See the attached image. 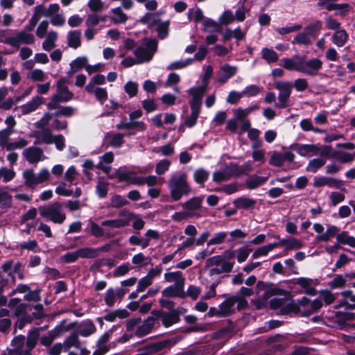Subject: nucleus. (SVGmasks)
Returning <instances> with one entry per match:
<instances>
[{
	"instance_id": "nucleus-1",
	"label": "nucleus",
	"mask_w": 355,
	"mask_h": 355,
	"mask_svg": "<svg viewBox=\"0 0 355 355\" xmlns=\"http://www.w3.org/2000/svg\"><path fill=\"white\" fill-rule=\"evenodd\" d=\"M282 66L288 71H295L308 76L314 77L319 74L323 66L322 61L317 58L306 60L298 55L282 59Z\"/></svg>"
},
{
	"instance_id": "nucleus-2",
	"label": "nucleus",
	"mask_w": 355,
	"mask_h": 355,
	"mask_svg": "<svg viewBox=\"0 0 355 355\" xmlns=\"http://www.w3.org/2000/svg\"><path fill=\"white\" fill-rule=\"evenodd\" d=\"M40 338V329L34 328L28 333L27 338L19 335L11 342L10 352L13 355H31V351L36 346Z\"/></svg>"
},
{
	"instance_id": "nucleus-3",
	"label": "nucleus",
	"mask_w": 355,
	"mask_h": 355,
	"mask_svg": "<svg viewBox=\"0 0 355 355\" xmlns=\"http://www.w3.org/2000/svg\"><path fill=\"white\" fill-rule=\"evenodd\" d=\"M170 196L173 201L180 200L183 196H188L191 188L186 173L173 174L168 182Z\"/></svg>"
},
{
	"instance_id": "nucleus-4",
	"label": "nucleus",
	"mask_w": 355,
	"mask_h": 355,
	"mask_svg": "<svg viewBox=\"0 0 355 355\" xmlns=\"http://www.w3.org/2000/svg\"><path fill=\"white\" fill-rule=\"evenodd\" d=\"M322 29V21L320 19H314L304 27V32L295 36L293 43L309 46L317 38Z\"/></svg>"
},
{
	"instance_id": "nucleus-5",
	"label": "nucleus",
	"mask_w": 355,
	"mask_h": 355,
	"mask_svg": "<svg viewBox=\"0 0 355 355\" xmlns=\"http://www.w3.org/2000/svg\"><path fill=\"white\" fill-rule=\"evenodd\" d=\"M39 211L42 217L49 219L54 223L62 224L66 219L62 205L58 202L40 207Z\"/></svg>"
},
{
	"instance_id": "nucleus-6",
	"label": "nucleus",
	"mask_w": 355,
	"mask_h": 355,
	"mask_svg": "<svg viewBox=\"0 0 355 355\" xmlns=\"http://www.w3.org/2000/svg\"><path fill=\"white\" fill-rule=\"evenodd\" d=\"M51 177L49 171L42 168L38 173H35L33 169H26L22 173L24 183L27 187L34 189L39 184L47 182Z\"/></svg>"
},
{
	"instance_id": "nucleus-7",
	"label": "nucleus",
	"mask_w": 355,
	"mask_h": 355,
	"mask_svg": "<svg viewBox=\"0 0 355 355\" xmlns=\"http://www.w3.org/2000/svg\"><path fill=\"white\" fill-rule=\"evenodd\" d=\"M68 80L65 78H60L57 82V92L52 96L51 102L47 105L50 110L57 108V103L59 102H68L73 97V94L69 91L67 84Z\"/></svg>"
},
{
	"instance_id": "nucleus-8",
	"label": "nucleus",
	"mask_w": 355,
	"mask_h": 355,
	"mask_svg": "<svg viewBox=\"0 0 355 355\" xmlns=\"http://www.w3.org/2000/svg\"><path fill=\"white\" fill-rule=\"evenodd\" d=\"M157 42L155 40L145 38L141 46L137 47L134 54L137 58V63L141 64L152 60L157 51Z\"/></svg>"
},
{
	"instance_id": "nucleus-9",
	"label": "nucleus",
	"mask_w": 355,
	"mask_h": 355,
	"mask_svg": "<svg viewBox=\"0 0 355 355\" xmlns=\"http://www.w3.org/2000/svg\"><path fill=\"white\" fill-rule=\"evenodd\" d=\"M35 42V36L32 33L24 30L17 32L15 35L5 37L0 40V42L8 44L16 49H18L22 44H32Z\"/></svg>"
},
{
	"instance_id": "nucleus-10",
	"label": "nucleus",
	"mask_w": 355,
	"mask_h": 355,
	"mask_svg": "<svg viewBox=\"0 0 355 355\" xmlns=\"http://www.w3.org/2000/svg\"><path fill=\"white\" fill-rule=\"evenodd\" d=\"M205 196L193 197L182 204V207L189 214L190 218H200L205 216L202 207Z\"/></svg>"
},
{
	"instance_id": "nucleus-11",
	"label": "nucleus",
	"mask_w": 355,
	"mask_h": 355,
	"mask_svg": "<svg viewBox=\"0 0 355 355\" xmlns=\"http://www.w3.org/2000/svg\"><path fill=\"white\" fill-rule=\"evenodd\" d=\"M275 87L279 90L278 95L279 103L276 105L277 107L285 108L288 104V100L291 94L293 83L288 81H277L275 83Z\"/></svg>"
},
{
	"instance_id": "nucleus-12",
	"label": "nucleus",
	"mask_w": 355,
	"mask_h": 355,
	"mask_svg": "<svg viewBox=\"0 0 355 355\" xmlns=\"http://www.w3.org/2000/svg\"><path fill=\"white\" fill-rule=\"evenodd\" d=\"M295 150L302 157L315 156L319 154L325 155L329 152V148L323 146L322 149L315 144H298L295 146Z\"/></svg>"
},
{
	"instance_id": "nucleus-13",
	"label": "nucleus",
	"mask_w": 355,
	"mask_h": 355,
	"mask_svg": "<svg viewBox=\"0 0 355 355\" xmlns=\"http://www.w3.org/2000/svg\"><path fill=\"white\" fill-rule=\"evenodd\" d=\"M182 309H177L169 313L157 311H153V314L155 315L156 319L161 318L162 323L164 327H168L180 320V315L182 313Z\"/></svg>"
},
{
	"instance_id": "nucleus-14",
	"label": "nucleus",
	"mask_w": 355,
	"mask_h": 355,
	"mask_svg": "<svg viewBox=\"0 0 355 355\" xmlns=\"http://www.w3.org/2000/svg\"><path fill=\"white\" fill-rule=\"evenodd\" d=\"M22 155L28 163L33 164H37L46 158L42 149L36 146H31L24 149Z\"/></svg>"
},
{
	"instance_id": "nucleus-15",
	"label": "nucleus",
	"mask_w": 355,
	"mask_h": 355,
	"mask_svg": "<svg viewBox=\"0 0 355 355\" xmlns=\"http://www.w3.org/2000/svg\"><path fill=\"white\" fill-rule=\"evenodd\" d=\"M239 300L238 296H231L224 300L218 307L220 317H227L234 312V306L237 302Z\"/></svg>"
},
{
	"instance_id": "nucleus-16",
	"label": "nucleus",
	"mask_w": 355,
	"mask_h": 355,
	"mask_svg": "<svg viewBox=\"0 0 355 355\" xmlns=\"http://www.w3.org/2000/svg\"><path fill=\"white\" fill-rule=\"evenodd\" d=\"M313 185L314 187L327 186L330 188L341 189L344 183L342 180L334 178L321 176L315 178Z\"/></svg>"
},
{
	"instance_id": "nucleus-17",
	"label": "nucleus",
	"mask_w": 355,
	"mask_h": 355,
	"mask_svg": "<svg viewBox=\"0 0 355 355\" xmlns=\"http://www.w3.org/2000/svg\"><path fill=\"white\" fill-rule=\"evenodd\" d=\"M157 320L153 316L148 317L143 322L138 325L137 329L135 330V335L138 337H143L150 334L154 328Z\"/></svg>"
},
{
	"instance_id": "nucleus-18",
	"label": "nucleus",
	"mask_w": 355,
	"mask_h": 355,
	"mask_svg": "<svg viewBox=\"0 0 355 355\" xmlns=\"http://www.w3.org/2000/svg\"><path fill=\"white\" fill-rule=\"evenodd\" d=\"M237 71V68L228 64H225L220 67L217 73V80L219 83L223 84L230 78L233 77Z\"/></svg>"
},
{
	"instance_id": "nucleus-19",
	"label": "nucleus",
	"mask_w": 355,
	"mask_h": 355,
	"mask_svg": "<svg viewBox=\"0 0 355 355\" xmlns=\"http://www.w3.org/2000/svg\"><path fill=\"white\" fill-rule=\"evenodd\" d=\"M173 343L169 340H164L162 341L154 343L147 346L143 351L146 355H151L155 353L162 352L169 349Z\"/></svg>"
},
{
	"instance_id": "nucleus-20",
	"label": "nucleus",
	"mask_w": 355,
	"mask_h": 355,
	"mask_svg": "<svg viewBox=\"0 0 355 355\" xmlns=\"http://www.w3.org/2000/svg\"><path fill=\"white\" fill-rule=\"evenodd\" d=\"M96 331V328L94 322L90 320H85L78 325L76 332L78 336L88 337L94 334Z\"/></svg>"
},
{
	"instance_id": "nucleus-21",
	"label": "nucleus",
	"mask_w": 355,
	"mask_h": 355,
	"mask_svg": "<svg viewBox=\"0 0 355 355\" xmlns=\"http://www.w3.org/2000/svg\"><path fill=\"white\" fill-rule=\"evenodd\" d=\"M164 277L166 282H174L173 286L184 289L185 277L183 276L181 271L166 272L164 273Z\"/></svg>"
},
{
	"instance_id": "nucleus-22",
	"label": "nucleus",
	"mask_w": 355,
	"mask_h": 355,
	"mask_svg": "<svg viewBox=\"0 0 355 355\" xmlns=\"http://www.w3.org/2000/svg\"><path fill=\"white\" fill-rule=\"evenodd\" d=\"M189 93L193 96L190 102L191 109L200 111L201 100L204 94L203 87L191 88L189 89Z\"/></svg>"
},
{
	"instance_id": "nucleus-23",
	"label": "nucleus",
	"mask_w": 355,
	"mask_h": 355,
	"mask_svg": "<svg viewBox=\"0 0 355 355\" xmlns=\"http://www.w3.org/2000/svg\"><path fill=\"white\" fill-rule=\"evenodd\" d=\"M35 137L39 144H51L53 143V136L49 128H43L34 132Z\"/></svg>"
},
{
	"instance_id": "nucleus-24",
	"label": "nucleus",
	"mask_w": 355,
	"mask_h": 355,
	"mask_svg": "<svg viewBox=\"0 0 355 355\" xmlns=\"http://www.w3.org/2000/svg\"><path fill=\"white\" fill-rule=\"evenodd\" d=\"M42 103V98L40 96H35L31 101L27 102L26 104L20 107L22 114H28L35 111L39 106Z\"/></svg>"
},
{
	"instance_id": "nucleus-25",
	"label": "nucleus",
	"mask_w": 355,
	"mask_h": 355,
	"mask_svg": "<svg viewBox=\"0 0 355 355\" xmlns=\"http://www.w3.org/2000/svg\"><path fill=\"white\" fill-rule=\"evenodd\" d=\"M295 284L304 288L305 293L307 295L313 296L317 293L315 288L313 287L314 281L312 279L300 277L296 279Z\"/></svg>"
},
{
	"instance_id": "nucleus-26",
	"label": "nucleus",
	"mask_w": 355,
	"mask_h": 355,
	"mask_svg": "<svg viewBox=\"0 0 355 355\" xmlns=\"http://www.w3.org/2000/svg\"><path fill=\"white\" fill-rule=\"evenodd\" d=\"M68 46L78 49L81 45V31L79 30L70 31L67 36Z\"/></svg>"
},
{
	"instance_id": "nucleus-27",
	"label": "nucleus",
	"mask_w": 355,
	"mask_h": 355,
	"mask_svg": "<svg viewBox=\"0 0 355 355\" xmlns=\"http://www.w3.org/2000/svg\"><path fill=\"white\" fill-rule=\"evenodd\" d=\"M125 135L122 133L108 132L105 139L109 146L119 148L124 143Z\"/></svg>"
},
{
	"instance_id": "nucleus-28",
	"label": "nucleus",
	"mask_w": 355,
	"mask_h": 355,
	"mask_svg": "<svg viewBox=\"0 0 355 355\" xmlns=\"http://www.w3.org/2000/svg\"><path fill=\"white\" fill-rule=\"evenodd\" d=\"M164 297H178L184 298L186 297L185 292L183 288L173 286H168L162 291Z\"/></svg>"
},
{
	"instance_id": "nucleus-29",
	"label": "nucleus",
	"mask_w": 355,
	"mask_h": 355,
	"mask_svg": "<svg viewBox=\"0 0 355 355\" xmlns=\"http://www.w3.org/2000/svg\"><path fill=\"white\" fill-rule=\"evenodd\" d=\"M112 333V330H109L105 332L99 338L97 341V346L98 347V349L94 352V355H102L107 351V347H106L105 344L107 341H109Z\"/></svg>"
},
{
	"instance_id": "nucleus-30",
	"label": "nucleus",
	"mask_w": 355,
	"mask_h": 355,
	"mask_svg": "<svg viewBox=\"0 0 355 355\" xmlns=\"http://www.w3.org/2000/svg\"><path fill=\"white\" fill-rule=\"evenodd\" d=\"M129 315V312L125 309H116L114 311H108L105 315H103L105 320L112 322H114L116 318L123 319Z\"/></svg>"
},
{
	"instance_id": "nucleus-31",
	"label": "nucleus",
	"mask_w": 355,
	"mask_h": 355,
	"mask_svg": "<svg viewBox=\"0 0 355 355\" xmlns=\"http://www.w3.org/2000/svg\"><path fill=\"white\" fill-rule=\"evenodd\" d=\"M234 261H227L225 259L218 268H211L209 270L211 275H220L221 273H229L232 271Z\"/></svg>"
},
{
	"instance_id": "nucleus-32",
	"label": "nucleus",
	"mask_w": 355,
	"mask_h": 355,
	"mask_svg": "<svg viewBox=\"0 0 355 355\" xmlns=\"http://www.w3.org/2000/svg\"><path fill=\"white\" fill-rule=\"evenodd\" d=\"M333 43L338 47L343 46L347 40H348V34L345 29H339L336 31L331 37Z\"/></svg>"
},
{
	"instance_id": "nucleus-33",
	"label": "nucleus",
	"mask_w": 355,
	"mask_h": 355,
	"mask_svg": "<svg viewBox=\"0 0 355 355\" xmlns=\"http://www.w3.org/2000/svg\"><path fill=\"white\" fill-rule=\"evenodd\" d=\"M279 246H284L287 250L300 249L303 247V243L301 241L296 238H289L287 239H282L279 243Z\"/></svg>"
},
{
	"instance_id": "nucleus-34",
	"label": "nucleus",
	"mask_w": 355,
	"mask_h": 355,
	"mask_svg": "<svg viewBox=\"0 0 355 355\" xmlns=\"http://www.w3.org/2000/svg\"><path fill=\"white\" fill-rule=\"evenodd\" d=\"M256 202V200L243 196L235 199L233 203L238 209H248L254 208Z\"/></svg>"
},
{
	"instance_id": "nucleus-35",
	"label": "nucleus",
	"mask_w": 355,
	"mask_h": 355,
	"mask_svg": "<svg viewBox=\"0 0 355 355\" xmlns=\"http://www.w3.org/2000/svg\"><path fill=\"white\" fill-rule=\"evenodd\" d=\"M111 13L113 14L111 20L114 24H125L128 19V15L123 12L121 7L112 8Z\"/></svg>"
},
{
	"instance_id": "nucleus-36",
	"label": "nucleus",
	"mask_w": 355,
	"mask_h": 355,
	"mask_svg": "<svg viewBox=\"0 0 355 355\" xmlns=\"http://www.w3.org/2000/svg\"><path fill=\"white\" fill-rule=\"evenodd\" d=\"M339 228L335 225H328L324 233L318 234L316 239L319 241L327 242L330 239L338 234Z\"/></svg>"
},
{
	"instance_id": "nucleus-37",
	"label": "nucleus",
	"mask_w": 355,
	"mask_h": 355,
	"mask_svg": "<svg viewBox=\"0 0 355 355\" xmlns=\"http://www.w3.org/2000/svg\"><path fill=\"white\" fill-rule=\"evenodd\" d=\"M81 342L78 338V334L76 332L72 333L66 338L64 341V351H69L71 347L78 349L80 347Z\"/></svg>"
},
{
	"instance_id": "nucleus-38",
	"label": "nucleus",
	"mask_w": 355,
	"mask_h": 355,
	"mask_svg": "<svg viewBox=\"0 0 355 355\" xmlns=\"http://www.w3.org/2000/svg\"><path fill=\"white\" fill-rule=\"evenodd\" d=\"M268 180V177L252 175L247 179L245 184L249 189H254L263 185Z\"/></svg>"
},
{
	"instance_id": "nucleus-39",
	"label": "nucleus",
	"mask_w": 355,
	"mask_h": 355,
	"mask_svg": "<svg viewBox=\"0 0 355 355\" xmlns=\"http://www.w3.org/2000/svg\"><path fill=\"white\" fill-rule=\"evenodd\" d=\"M279 246V243H269L266 245H263L258 248L255 250V251L252 254V259H257L261 256H266L270 251H272L274 248Z\"/></svg>"
},
{
	"instance_id": "nucleus-40",
	"label": "nucleus",
	"mask_w": 355,
	"mask_h": 355,
	"mask_svg": "<svg viewBox=\"0 0 355 355\" xmlns=\"http://www.w3.org/2000/svg\"><path fill=\"white\" fill-rule=\"evenodd\" d=\"M58 39V33L55 31H50L46 40L42 43V49L44 51H50L55 46V41Z\"/></svg>"
},
{
	"instance_id": "nucleus-41",
	"label": "nucleus",
	"mask_w": 355,
	"mask_h": 355,
	"mask_svg": "<svg viewBox=\"0 0 355 355\" xmlns=\"http://www.w3.org/2000/svg\"><path fill=\"white\" fill-rule=\"evenodd\" d=\"M109 183L103 178L98 179L96 186V193L99 198H105L108 193Z\"/></svg>"
},
{
	"instance_id": "nucleus-42",
	"label": "nucleus",
	"mask_w": 355,
	"mask_h": 355,
	"mask_svg": "<svg viewBox=\"0 0 355 355\" xmlns=\"http://www.w3.org/2000/svg\"><path fill=\"white\" fill-rule=\"evenodd\" d=\"M144 24H148L150 27H153L159 23V19L157 13L147 12L139 20Z\"/></svg>"
},
{
	"instance_id": "nucleus-43",
	"label": "nucleus",
	"mask_w": 355,
	"mask_h": 355,
	"mask_svg": "<svg viewBox=\"0 0 355 355\" xmlns=\"http://www.w3.org/2000/svg\"><path fill=\"white\" fill-rule=\"evenodd\" d=\"M336 240L339 243L348 245L350 247H355V238L352 236H349L347 232H342L337 234Z\"/></svg>"
},
{
	"instance_id": "nucleus-44",
	"label": "nucleus",
	"mask_w": 355,
	"mask_h": 355,
	"mask_svg": "<svg viewBox=\"0 0 355 355\" xmlns=\"http://www.w3.org/2000/svg\"><path fill=\"white\" fill-rule=\"evenodd\" d=\"M150 260L149 257H146L143 253L139 252L132 257V263L138 268H142L146 266Z\"/></svg>"
},
{
	"instance_id": "nucleus-45",
	"label": "nucleus",
	"mask_w": 355,
	"mask_h": 355,
	"mask_svg": "<svg viewBox=\"0 0 355 355\" xmlns=\"http://www.w3.org/2000/svg\"><path fill=\"white\" fill-rule=\"evenodd\" d=\"M231 178L227 166L222 170L215 171L213 173V181L217 183L227 181Z\"/></svg>"
},
{
	"instance_id": "nucleus-46",
	"label": "nucleus",
	"mask_w": 355,
	"mask_h": 355,
	"mask_svg": "<svg viewBox=\"0 0 355 355\" xmlns=\"http://www.w3.org/2000/svg\"><path fill=\"white\" fill-rule=\"evenodd\" d=\"M77 250L79 258L94 259L98 257V250L94 248L85 247Z\"/></svg>"
},
{
	"instance_id": "nucleus-47",
	"label": "nucleus",
	"mask_w": 355,
	"mask_h": 355,
	"mask_svg": "<svg viewBox=\"0 0 355 355\" xmlns=\"http://www.w3.org/2000/svg\"><path fill=\"white\" fill-rule=\"evenodd\" d=\"M261 56L268 63L275 62L279 59L278 54L274 50L268 48L261 49Z\"/></svg>"
},
{
	"instance_id": "nucleus-48",
	"label": "nucleus",
	"mask_w": 355,
	"mask_h": 355,
	"mask_svg": "<svg viewBox=\"0 0 355 355\" xmlns=\"http://www.w3.org/2000/svg\"><path fill=\"white\" fill-rule=\"evenodd\" d=\"M101 225L110 228H121L128 225V221L121 219L105 220L101 223Z\"/></svg>"
},
{
	"instance_id": "nucleus-49",
	"label": "nucleus",
	"mask_w": 355,
	"mask_h": 355,
	"mask_svg": "<svg viewBox=\"0 0 355 355\" xmlns=\"http://www.w3.org/2000/svg\"><path fill=\"white\" fill-rule=\"evenodd\" d=\"M325 163V159L322 158L313 159L309 162L306 170L309 172L315 173L320 168L322 167Z\"/></svg>"
},
{
	"instance_id": "nucleus-50",
	"label": "nucleus",
	"mask_w": 355,
	"mask_h": 355,
	"mask_svg": "<svg viewBox=\"0 0 355 355\" xmlns=\"http://www.w3.org/2000/svg\"><path fill=\"white\" fill-rule=\"evenodd\" d=\"M300 126L304 131H313L315 133H323L325 132L324 130L320 129L318 128L313 127L312 121L309 119H304L300 123Z\"/></svg>"
},
{
	"instance_id": "nucleus-51",
	"label": "nucleus",
	"mask_w": 355,
	"mask_h": 355,
	"mask_svg": "<svg viewBox=\"0 0 355 355\" xmlns=\"http://www.w3.org/2000/svg\"><path fill=\"white\" fill-rule=\"evenodd\" d=\"M128 204V200H127L124 197L120 195L115 194L112 196L110 198V207L113 208H121Z\"/></svg>"
},
{
	"instance_id": "nucleus-52",
	"label": "nucleus",
	"mask_w": 355,
	"mask_h": 355,
	"mask_svg": "<svg viewBox=\"0 0 355 355\" xmlns=\"http://www.w3.org/2000/svg\"><path fill=\"white\" fill-rule=\"evenodd\" d=\"M333 10H336L335 15L338 16H345L352 10V7L347 3H337L334 6Z\"/></svg>"
},
{
	"instance_id": "nucleus-53",
	"label": "nucleus",
	"mask_w": 355,
	"mask_h": 355,
	"mask_svg": "<svg viewBox=\"0 0 355 355\" xmlns=\"http://www.w3.org/2000/svg\"><path fill=\"white\" fill-rule=\"evenodd\" d=\"M193 62V59L187 58L186 60H181L178 61H175L171 63L168 66H167V70H174V69H181L189 65H190Z\"/></svg>"
},
{
	"instance_id": "nucleus-54",
	"label": "nucleus",
	"mask_w": 355,
	"mask_h": 355,
	"mask_svg": "<svg viewBox=\"0 0 355 355\" xmlns=\"http://www.w3.org/2000/svg\"><path fill=\"white\" fill-rule=\"evenodd\" d=\"M204 25L205 30L207 31L221 33L223 31L221 25L211 19L205 20Z\"/></svg>"
},
{
	"instance_id": "nucleus-55",
	"label": "nucleus",
	"mask_w": 355,
	"mask_h": 355,
	"mask_svg": "<svg viewBox=\"0 0 355 355\" xmlns=\"http://www.w3.org/2000/svg\"><path fill=\"white\" fill-rule=\"evenodd\" d=\"M153 151L163 156H170L174 153V147L171 144L155 148Z\"/></svg>"
},
{
	"instance_id": "nucleus-56",
	"label": "nucleus",
	"mask_w": 355,
	"mask_h": 355,
	"mask_svg": "<svg viewBox=\"0 0 355 355\" xmlns=\"http://www.w3.org/2000/svg\"><path fill=\"white\" fill-rule=\"evenodd\" d=\"M209 173L203 168L196 170L193 173V178L198 184H202L207 180Z\"/></svg>"
},
{
	"instance_id": "nucleus-57",
	"label": "nucleus",
	"mask_w": 355,
	"mask_h": 355,
	"mask_svg": "<svg viewBox=\"0 0 355 355\" xmlns=\"http://www.w3.org/2000/svg\"><path fill=\"white\" fill-rule=\"evenodd\" d=\"M227 236V233L225 232H220L216 233L214 236L209 239L207 242V245H219L223 243L226 237Z\"/></svg>"
},
{
	"instance_id": "nucleus-58",
	"label": "nucleus",
	"mask_w": 355,
	"mask_h": 355,
	"mask_svg": "<svg viewBox=\"0 0 355 355\" xmlns=\"http://www.w3.org/2000/svg\"><path fill=\"white\" fill-rule=\"evenodd\" d=\"M76 111V109L71 106H60L54 113L55 116H64L67 117L71 116Z\"/></svg>"
},
{
	"instance_id": "nucleus-59",
	"label": "nucleus",
	"mask_w": 355,
	"mask_h": 355,
	"mask_svg": "<svg viewBox=\"0 0 355 355\" xmlns=\"http://www.w3.org/2000/svg\"><path fill=\"white\" fill-rule=\"evenodd\" d=\"M12 196L6 191L0 189V207L6 208L11 206Z\"/></svg>"
},
{
	"instance_id": "nucleus-60",
	"label": "nucleus",
	"mask_w": 355,
	"mask_h": 355,
	"mask_svg": "<svg viewBox=\"0 0 355 355\" xmlns=\"http://www.w3.org/2000/svg\"><path fill=\"white\" fill-rule=\"evenodd\" d=\"M87 64V58L85 56L83 57H78L71 61V62L69 64L70 67H74L75 70H80L83 68H85L86 69Z\"/></svg>"
},
{
	"instance_id": "nucleus-61",
	"label": "nucleus",
	"mask_w": 355,
	"mask_h": 355,
	"mask_svg": "<svg viewBox=\"0 0 355 355\" xmlns=\"http://www.w3.org/2000/svg\"><path fill=\"white\" fill-rule=\"evenodd\" d=\"M354 154L346 152H337L336 153V158L341 163H350L354 159Z\"/></svg>"
},
{
	"instance_id": "nucleus-62",
	"label": "nucleus",
	"mask_w": 355,
	"mask_h": 355,
	"mask_svg": "<svg viewBox=\"0 0 355 355\" xmlns=\"http://www.w3.org/2000/svg\"><path fill=\"white\" fill-rule=\"evenodd\" d=\"M171 162L168 159H162L159 161L155 168V172L157 175L164 174L169 168Z\"/></svg>"
},
{
	"instance_id": "nucleus-63",
	"label": "nucleus",
	"mask_w": 355,
	"mask_h": 355,
	"mask_svg": "<svg viewBox=\"0 0 355 355\" xmlns=\"http://www.w3.org/2000/svg\"><path fill=\"white\" fill-rule=\"evenodd\" d=\"M251 250L247 247H242L238 248L236 252V259L239 263H243L245 261L249 256Z\"/></svg>"
},
{
	"instance_id": "nucleus-64",
	"label": "nucleus",
	"mask_w": 355,
	"mask_h": 355,
	"mask_svg": "<svg viewBox=\"0 0 355 355\" xmlns=\"http://www.w3.org/2000/svg\"><path fill=\"white\" fill-rule=\"evenodd\" d=\"M0 176L4 182H8L15 178V172L12 169L2 167L0 168Z\"/></svg>"
}]
</instances>
